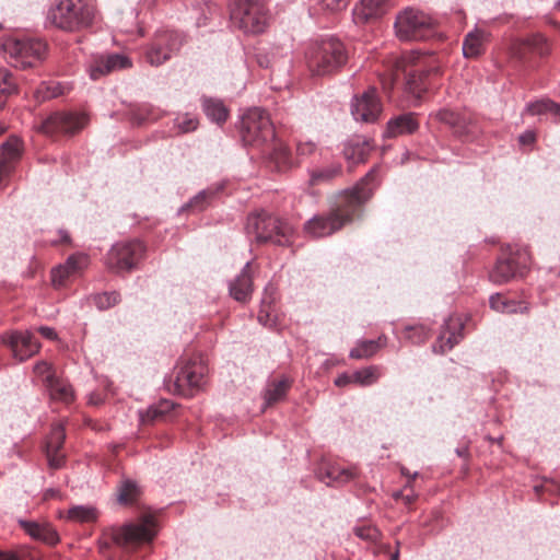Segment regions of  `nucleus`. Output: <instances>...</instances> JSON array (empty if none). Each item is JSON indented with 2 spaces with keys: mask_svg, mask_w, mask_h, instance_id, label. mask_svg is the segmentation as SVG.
<instances>
[{
  "mask_svg": "<svg viewBox=\"0 0 560 560\" xmlns=\"http://www.w3.org/2000/svg\"><path fill=\"white\" fill-rule=\"evenodd\" d=\"M389 10V0H361L352 11L353 21L358 25L381 19Z\"/></svg>",
  "mask_w": 560,
  "mask_h": 560,
  "instance_id": "nucleus-19",
  "label": "nucleus"
},
{
  "mask_svg": "<svg viewBox=\"0 0 560 560\" xmlns=\"http://www.w3.org/2000/svg\"><path fill=\"white\" fill-rule=\"evenodd\" d=\"M130 67L131 60L127 56L121 54H108L95 57L88 70L92 80H98L108 73Z\"/></svg>",
  "mask_w": 560,
  "mask_h": 560,
  "instance_id": "nucleus-18",
  "label": "nucleus"
},
{
  "mask_svg": "<svg viewBox=\"0 0 560 560\" xmlns=\"http://www.w3.org/2000/svg\"><path fill=\"white\" fill-rule=\"evenodd\" d=\"M22 528L34 539L55 545L58 541L56 530L48 524H38L35 522L20 521Z\"/></svg>",
  "mask_w": 560,
  "mask_h": 560,
  "instance_id": "nucleus-28",
  "label": "nucleus"
},
{
  "mask_svg": "<svg viewBox=\"0 0 560 560\" xmlns=\"http://www.w3.org/2000/svg\"><path fill=\"white\" fill-rule=\"evenodd\" d=\"M47 46L40 39L7 38L2 43V50L9 62L15 68L33 67L42 60Z\"/></svg>",
  "mask_w": 560,
  "mask_h": 560,
  "instance_id": "nucleus-9",
  "label": "nucleus"
},
{
  "mask_svg": "<svg viewBox=\"0 0 560 560\" xmlns=\"http://www.w3.org/2000/svg\"><path fill=\"white\" fill-rule=\"evenodd\" d=\"M258 322L269 328L276 326V315L273 314V308L271 306V299L264 296L261 301V306L258 313Z\"/></svg>",
  "mask_w": 560,
  "mask_h": 560,
  "instance_id": "nucleus-42",
  "label": "nucleus"
},
{
  "mask_svg": "<svg viewBox=\"0 0 560 560\" xmlns=\"http://www.w3.org/2000/svg\"><path fill=\"white\" fill-rule=\"evenodd\" d=\"M141 494L139 486L126 479L117 487V500L120 504L128 505L135 503Z\"/></svg>",
  "mask_w": 560,
  "mask_h": 560,
  "instance_id": "nucleus-34",
  "label": "nucleus"
},
{
  "mask_svg": "<svg viewBox=\"0 0 560 560\" xmlns=\"http://www.w3.org/2000/svg\"><path fill=\"white\" fill-rule=\"evenodd\" d=\"M1 342L10 349L12 357L23 362L40 349V343L30 330H9L0 336Z\"/></svg>",
  "mask_w": 560,
  "mask_h": 560,
  "instance_id": "nucleus-15",
  "label": "nucleus"
},
{
  "mask_svg": "<svg viewBox=\"0 0 560 560\" xmlns=\"http://www.w3.org/2000/svg\"><path fill=\"white\" fill-rule=\"evenodd\" d=\"M230 295L237 302H247L253 293L250 264L246 262L240 275L229 283Z\"/></svg>",
  "mask_w": 560,
  "mask_h": 560,
  "instance_id": "nucleus-24",
  "label": "nucleus"
},
{
  "mask_svg": "<svg viewBox=\"0 0 560 560\" xmlns=\"http://www.w3.org/2000/svg\"><path fill=\"white\" fill-rule=\"evenodd\" d=\"M191 387H179V386H176L175 389L178 390L179 394H184L185 393V389H190Z\"/></svg>",
  "mask_w": 560,
  "mask_h": 560,
  "instance_id": "nucleus-63",
  "label": "nucleus"
},
{
  "mask_svg": "<svg viewBox=\"0 0 560 560\" xmlns=\"http://www.w3.org/2000/svg\"><path fill=\"white\" fill-rule=\"evenodd\" d=\"M175 126L180 133L190 132L197 129L198 119L190 114L179 115L175 119Z\"/></svg>",
  "mask_w": 560,
  "mask_h": 560,
  "instance_id": "nucleus-43",
  "label": "nucleus"
},
{
  "mask_svg": "<svg viewBox=\"0 0 560 560\" xmlns=\"http://www.w3.org/2000/svg\"><path fill=\"white\" fill-rule=\"evenodd\" d=\"M489 302L492 310L505 314L523 313L527 311L525 303L510 300L499 293L491 295Z\"/></svg>",
  "mask_w": 560,
  "mask_h": 560,
  "instance_id": "nucleus-30",
  "label": "nucleus"
},
{
  "mask_svg": "<svg viewBox=\"0 0 560 560\" xmlns=\"http://www.w3.org/2000/svg\"><path fill=\"white\" fill-rule=\"evenodd\" d=\"M95 8L86 0H60L47 14L48 21L65 31H78L92 25Z\"/></svg>",
  "mask_w": 560,
  "mask_h": 560,
  "instance_id": "nucleus-4",
  "label": "nucleus"
},
{
  "mask_svg": "<svg viewBox=\"0 0 560 560\" xmlns=\"http://www.w3.org/2000/svg\"><path fill=\"white\" fill-rule=\"evenodd\" d=\"M257 62L261 68H273L277 66L275 54L269 56V54L258 52Z\"/></svg>",
  "mask_w": 560,
  "mask_h": 560,
  "instance_id": "nucleus-56",
  "label": "nucleus"
},
{
  "mask_svg": "<svg viewBox=\"0 0 560 560\" xmlns=\"http://www.w3.org/2000/svg\"><path fill=\"white\" fill-rule=\"evenodd\" d=\"M67 518L79 523H90L97 518V511L92 506L75 505L68 510Z\"/></svg>",
  "mask_w": 560,
  "mask_h": 560,
  "instance_id": "nucleus-39",
  "label": "nucleus"
},
{
  "mask_svg": "<svg viewBox=\"0 0 560 560\" xmlns=\"http://www.w3.org/2000/svg\"><path fill=\"white\" fill-rule=\"evenodd\" d=\"M524 44L532 50L539 55H545L548 51L547 40L542 35H534L527 38Z\"/></svg>",
  "mask_w": 560,
  "mask_h": 560,
  "instance_id": "nucleus-49",
  "label": "nucleus"
},
{
  "mask_svg": "<svg viewBox=\"0 0 560 560\" xmlns=\"http://www.w3.org/2000/svg\"><path fill=\"white\" fill-rule=\"evenodd\" d=\"M348 59L345 45L328 37L311 43L305 51V61L313 75H326L339 70Z\"/></svg>",
  "mask_w": 560,
  "mask_h": 560,
  "instance_id": "nucleus-3",
  "label": "nucleus"
},
{
  "mask_svg": "<svg viewBox=\"0 0 560 560\" xmlns=\"http://www.w3.org/2000/svg\"><path fill=\"white\" fill-rule=\"evenodd\" d=\"M464 326L458 317L451 316L445 320L443 330L441 331L436 342L433 345V351L444 353L451 350L463 338L462 330Z\"/></svg>",
  "mask_w": 560,
  "mask_h": 560,
  "instance_id": "nucleus-21",
  "label": "nucleus"
},
{
  "mask_svg": "<svg viewBox=\"0 0 560 560\" xmlns=\"http://www.w3.org/2000/svg\"><path fill=\"white\" fill-rule=\"evenodd\" d=\"M144 247L140 241L115 244L106 256V265L115 272L131 270L142 257Z\"/></svg>",
  "mask_w": 560,
  "mask_h": 560,
  "instance_id": "nucleus-13",
  "label": "nucleus"
},
{
  "mask_svg": "<svg viewBox=\"0 0 560 560\" xmlns=\"http://www.w3.org/2000/svg\"><path fill=\"white\" fill-rule=\"evenodd\" d=\"M383 104L375 88H369L351 101V115L357 121L372 124L378 120Z\"/></svg>",
  "mask_w": 560,
  "mask_h": 560,
  "instance_id": "nucleus-16",
  "label": "nucleus"
},
{
  "mask_svg": "<svg viewBox=\"0 0 560 560\" xmlns=\"http://www.w3.org/2000/svg\"><path fill=\"white\" fill-rule=\"evenodd\" d=\"M88 117L81 113L56 112L42 121L39 130L49 136L73 135L85 127Z\"/></svg>",
  "mask_w": 560,
  "mask_h": 560,
  "instance_id": "nucleus-14",
  "label": "nucleus"
},
{
  "mask_svg": "<svg viewBox=\"0 0 560 560\" xmlns=\"http://www.w3.org/2000/svg\"><path fill=\"white\" fill-rule=\"evenodd\" d=\"M323 10L338 12L347 8L348 0H318Z\"/></svg>",
  "mask_w": 560,
  "mask_h": 560,
  "instance_id": "nucleus-54",
  "label": "nucleus"
},
{
  "mask_svg": "<svg viewBox=\"0 0 560 560\" xmlns=\"http://www.w3.org/2000/svg\"><path fill=\"white\" fill-rule=\"evenodd\" d=\"M419 127L416 120L415 114L407 113L392 118L387 122L386 137L395 138L401 135H408L415 132Z\"/></svg>",
  "mask_w": 560,
  "mask_h": 560,
  "instance_id": "nucleus-26",
  "label": "nucleus"
},
{
  "mask_svg": "<svg viewBox=\"0 0 560 560\" xmlns=\"http://www.w3.org/2000/svg\"><path fill=\"white\" fill-rule=\"evenodd\" d=\"M119 302L117 292H104L94 296V303L100 310H106Z\"/></svg>",
  "mask_w": 560,
  "mask_h": 560,
  "instance_id": "nucleus-46",
  "label": "nucleus"
},
{
  "mask_svg": "<svg viewBox=\"0 0 560 560\" xmlns=\"http://www.w3.org/2000/svg\"><path fill=\"white\" fill-rule=\"evenodd\" d=\"M65 439L63 425L61 423L54 424L45 445L46 457L51 469H59L65 463V455L59 453L63 446Z\"/></svg>",
  "mask_w": 560,
  "mask_h": 560,
  "instance_id": "nucleus-20",
  "label": "nucleus"
},
{
  "mask_svg": "<svg viewBox=\"0 0 560 560\" xmlns=\"http://www.w3.org/2000/svg\"><path fill=\"white\" fill-rule=\"evenodd\" d=\"M287 388L288 387H273L272 389H267L265 393L266 406H273L283 400L287 397Z\"/></svg>",
  "mask_w": 560,
  "mask_h": 560,
  "instance_id": "nucleus-50",
  "label": "nucleus"
},
{
  "mask_svg": "<svg viewBox=\"0 0 560 560\" xmlns=\"http://www.w3.org/2000/svg\"><path fill=\"white\" fill-rule=\"evenodd\" d=\"M233 26L246 34H260L267 28L269 15L259 0H229Z\"/></svg>",
  "mask_w": 560,
  "mask_h": 560,
  "instance_id": "nucleus-6",
  "label": "nucleus"
},
{
  "mask_svg": "<svg viewBox=\"0 0 560 560\" xmlns=\"http://www.w3.org/2000/svg\"><path fill=\"white\" fill-rule=\"evenodd\" d=\"M202 108L206 116L218 125L223 124L229 116V110L221 100L203 97Z\"/></svg>",
  "mask_w": 560,
  "mask_h": 560,
  "instance_id": "nucleus-29",
  "label": "nucleus"
},
{
  "mask_svg": "<svg viewBox=\"0 0 560 560\" xmlns=\"http://www.w3.org/2000/svg\"><path fill=\"white\" fill-rule=\"evenodd\" d=\"M398 558H399V551H398V550H396V551L392 555L390 560H398Z\"/></svg>",
  "mask_w": 560,
  "mask_h": 560,
  "instance_id": "nucleus-64",
  "label": "nucleus"
},
{
  "mask_svg": "<svg viewBox=\"0 0 560 560\" xmlns=\"http://www.w3.org/2000/svg\"><path fill=\"white\" fill-rule=\"evenodd\" d=\"M34 375L37 382L46 383L47 385H54L56 378V372L51 364L46 361L38 362L34 366Z\"/></svg>",
  "mask_w": 560,
  "mask_h": 560,
  "instance_id": "nucleus-41",
  "label": "nucleus"
},
{
  "mask_svg": "<svg viewBox=\"0 0 560 560\" xmlns=\"http://www.w3.org/2000/svg\"><path fill=\"white\" fill-rule=\"evenodd\" d=\"M526 112L533 116H540L546 113H551L552 115L560 118V105L550 100H539L529 103L526 106Z\"/></svg>",
  "mask_w": 560,
  "mask_h": 560,
  "instance_id": "nucleus-38",
  "label": "nucleus"
},
{
  "mask_svg": "<svg viewBox=\"0 0 560 560\" xmlns=\"http://www.w3.org/2000/svg\"><path fill=\"white\" fill-rule=\"evenodd\" d=\"M0 560H20L15 553L0 551Z\"/></svg>",
  "mask_w": 560,
  "mask_h": 560,
  "instance_id": "nucleus-61",
  "label": "nucleus"
},
{
  "mask_svg": "<svg viewBox=\"0 0 560 560\" xmlns=\"http://www.w3.org/2000/svg\"><path fill=\"white\" fill-rule=\"evenodd\" d=\"M18 92V83L8 69L0 68V110L10 95Z\"/></svg>",
  "mask_w": 560,
  "mask_h": 560,
  "instance_id": "nucleus-36",
  "label": "nucleus"
},
{
  "mask_svg": "<svg viewBox=\"0 0 560 560\" xmlns=\"http://www.w3.org/2000/svg\"><path fill=\"white\" fill-rule=\"evenodd\" d=\"M88 264V257L84 255H72L65 264L51 270V282L55 288H61L66 281Z\"/></svg>",
  "mask_w": 560,
  "mask_h": 560,
  "instance_id": "nucleus-22",
  "label": "nucleus"
},
{
  "mask_svg": "<svg viewBox=\"0 0 560 560\" xmlns=\"http://www.w3.org/2000/svg\"><path fill=\"white\" fill-rule=\"evenodd\" d=\"M213 195V191L210 190V189H205L202 191H200L197 196H195L190 202L188 203V207L190 208H194V209H197V210H202L207 203V201L209 200V198Z\"/></svg>",
  "mask_w": 560,
  "mask_h": 560,
  "instance_id": "nucleus-52",
  "label": "nucleus"
},
{
  "mask_svg": "<svg viewBox=\"0 0 560 560\" xmlns=\"http://www.w3.org/2000/svg\"><path fill=\"white\" fill-rule=\"evenodd\" d=\"M372 150L370 140L365 138H353L343 148V155L349 162L357 164L363 162Z\"/></svg>",
  "mask_w": 560,
  "mask_h": 560,
  "instance_id": "nucleus-27",
  "label": "nucleus"
},
{
  "mask_svg": "<svg viewBox=\"0 0 560 560\" xmlns=\"http://www.w3.org/2000/svg\"><path fill=\"white\" fill-rule=\"evenodd\" d=\"M270 159L275 162L280 171L291 167L296 163L290 149L282 142L273 143Z\"/></svg>",
  "mask_w": 560,
  "mask_h": 560,
  "instance_id": "nucleus-35",
  "label": "nucleus"
},
{
  "mask_svg": "<svg viewBox=\"0 0 560 560\" xmlns=\"http://www.w3.org/2000/svg\"><path fill=\"white\" fill-rule=\"evenodd\" d=\"M40 93H43V98L58 97L65 93V86L59 82H49L45 85V91H40Z\"/></svg>",
  "mask_w": 560,
  "mask_h": 560,
  "instance_id": "nucleus-53",
  "label": "nucleus"
},
{
  "mask_svg": "<svg viewBox=\"0 0 560 560\" xmlns=\"http://www.w3.org/2000/svg\"><path fill=\"white\" fill-rule=\"evenodd\" d=\"M156 534V518L152 514H144L135 523L105 533L98 541V550L104 557L109 558L114 546L135 550L138 547L150 545Z\"/></svg>",
  "mask_w": 560,
  "mask_h": 560,
  "instance_id": "nucleus-2",
  "label": "nucleus"
},
{
  "mask_svg": "<svg viewBox=\"0 0 560 560\" xmlns=\"http://www.w3.org/2000/svg\"><path fill=\"white\" fill-rule=\"evenodd\" d=\"M177 405L174 401L162 399L158 405L151 406L144 415L141 416L143 423H153L163 420L165 416Z\"/></svg>",
  "mask_w": 560,
  "mask_h": 560,
  "instance_id": "nucleus-33",
  "label": "nucleus"
},
{
  "mask_svg": "<svg viewBox=\"0 0 560 560\" xmlns=\"http://www.w3.org/2000/svg\"><path fill=\"white\" fill-rule=\"evenodd\" d=\"M435 117L441 122H444L455 129L456 132H468L467 118L459 113L451 109H441L435 114Z\"/></svg>",
  "mask_w": 560,
  "mask_h": 560,
  "instance_id": "nucleus-31",
  "label": "nucleus"
},
{
  "mask_svg": "<svg viewBox=\"0 0 560 560\" xmlns=\"http://www.w3.org/2000/svg\"><path fill=\"white\" fill-rule=\"evenodd\" d=\"M38 332L46 339L48 340H56L58 335L56 332V330L51 327H48V326H40L38 327Z\"/></svg>",
  "mask_w": 560,
  "mask_h": 560,
  "instance_id": "nucleus-57",
  "label": "nucleus"
},
{
  "mask_svg": "<svg viewBox=\"0 0 560 560\" xmlns=\"http://www.w3.org/2000/svg\"><path fill=\"white\" fill-rule=\"evenodd\" d=\"M397 68L405 73L407 92L420 100L428 89V71L424 70V63L421 61V54L418 51L405 54L397 62Z\"/></svg>",
  "mask_w": 560,
  "mask_h": 560,
  "instance_id": "nucleus-11",
  "label": "nucleus"
},
{
  "mask_svg": "<svg viewBox=\"0 0 560 560\" xmlns=\"http://www.w3.org/2000/svg\"><path fill=\"white\" fill-rule=\"evenodd\" d=\"M246 231L258 243H272L279 246L290 245L293 235V229L289 223L265 212L249 215Z\"/></svg>",
  "mask_w": 560,
  "mask_h": 560,
  "instance_id": "nucleus-5",
  "label": "nucleus"
},
{
  "mask_svg": "<svg viewBox=\"0 0 560 560\" xmlns=\"http://www.w3.org/2000/svg\"><path fill=\"white\" fill-rule=\"evenodd\" d=\"M49 397L63 404H70L74 399L72 387H49Z\"/></svg>",
  "mask_w": 560,
  "mask_h": 560,
  "instance_id": "nucleus-45",
  "label": "nucleus"
},
{
  "mask_svg": "<svg viewBox=\"0 0 560 560\" xmlns=\"http://www.w3.org/2000/svg\"><path fill=\"white\" fill-rule=\"evenodd\" d=\"M406 332V337L415 343L423 342L430 336V329L422 324L407 327Z\"/></svg>",
  "mask_w": 560,
  "mask_h": 560,
  "instance_id": "nucleus-44",
  "label": "nucleus"
},
{
  "mask_svg": "<svg viewBox=\"0 0 560 560\" xmlns=\"http://www.w3.org/2000/svg\"><path fill=\"white\" fill-rule=\"evenodd\" d=\"M433 27V19L415 8L399 12L395 22L396 35L401 40L424 39L431 35Z\"/></svg>",
  "mask_w": 560,
  "mask_h": 560,
  "instance_id": "nucleus-8",
  "label": "nucleus"
},
{
  "mask_svg": "<svg viewBox=\"0 0 560 560\" xmlns=\"http://www.w3.org/2000/svg\"><path fill=\"white\" fill-rule=\"evenodd\" d=\"M60 497V493L58 490L55 489H48L44 492L43 500L47 501L50 499H57Z\"/></svg>",
  "mask_w": 560,
  "mask_h": 560,
  "instance_id": "nucleus-59",
  "label": "nucleus"
},
{
  "mask_svg": "<svg viewBox=\"0 0 560 560\" xmlns=\"http://www.w3.org/2000/svg\"><path fill=\"white\" fill-rule=\"evenodd\" d=\"M11 166H8L5 163H0V183L9 174Z\"/></svg>",
  "mask_w": 560,
  "mask_h": 560,
  "instance_id": "nucleus-60",
  "label": "nucleus"
},
{
  "mask_svg": "<svg viewBox=\"0 0 560 560\" xmlns=\"http://www.w3.org/2000/svg\"><path fill=\"white\" fill-rule=\"evenodd\" d=\"M177 370L174 385H200L202 378L208 373L207 364L201 355L183 359Z\"/></svg>",
  "mask_w": 560,
  "mask_h": 560,
  "instance_id": "nucleus-17",
  "label": "nucleus"
},
{
  "mask_svg": "<svg viewBox=\"0 0 560 560\" xmlns=\"http://www.w3.org/2000/svg\"><path fill=\"white\" fill-rule=\"evenodd\" d=\"M184 43V35L177 31H159L145 50V60L159 67L175 56Z\"/></svg>",
  "mask_w": 560,
  "mask_h": 560,
  "instance_id": "nucleus-10",
  "label": "nucleus"
},
{
  "mask_svg": "<svg viewBox=\"0 0 560 560\" xmlns=\"http://www.w3.org/2000/svg\"><path fill=\"white\" fill-rule=\"evenodd\" d=\"M1 150L2 160L0 163H5L10 166V163L21 155L22 143L19 138L13 137L1 145Z\"/></svg>",
  "mask_w": 560,
  "mask_h": 560,
  "instance_id": "nucleus-40",
  "label": "nucleus"
},
{
  "mask_svg": "<svg viewBox=\"0 0 560 560\" xmlns=\"http://www.w3.org/2000/svg\"><path fill=\"white\" fill-rule=\"evenodd\" d=\"M381 374L382 372L380 368L366 366L358 371H350L340 374L335 380L334 385H371L380 381Z\"/></svg>",
  "mask_w": 560,
  "mask_h": 560,
  "instance_id": "nucleus-23",
  "label": "nucleus"
},
{
  "mask_svg": "<svg viewBox=\"0 0 560 560\" xmlns=\"http://www.w3.org/2000/svg\"><path fill=\"white\" fill-rule=\"evenodd\" d=\"M483 50V33L474 31L466 35L463 43V55L466 58H476Z\"/></svg>",
  "mask_w": 560,
  "mask_h": 560,
  "instance_id": "nucleus-32",
  "label": "nucleus"
},
{
  "mask_svg": "<svg viewBox=\"0 0 560 560\" xmlns=\"http://www.w3.org/2000/svg\"><path fill=\"white\" fill-rule=\"evenodd\" d=\"M383 346V339L377 340H362L359 341L357 347L350 350L349 357L351 359L370 358Z\"/></svg>",
  "mask_w": 560,
  "mask_h": 560,
  "instance_id": "nucleus-37",
  "label": "nucleus"
},
{
  "mask_svg": "<svg viewBox=\"0 0 560 560\" xmlns=\"http://www.w3.org/2000/svg\"><path fill=\"white\" fill-rule=\"evenodd\" d=\"M316 151V144L313 141L300 140L296 143V163L312 155Z\"/></svg>",
  "mask_w": 560,
  "mask_h": 560,
  "instance_id": "nucleus-51",
  "label": "nucleus"
},
{
  "mask_svg": "<svg viewBox=\"0 0 560 560\" xmlns=\"http://www.w3.org/2000/svg\"><path fill=\"white\" fill-rule=\"evenodd\" d=\"M353 530L358 537L371 542L376 541L380 537V530L370 524L359 525Z\"/></svg>",
  "mask_w": 560,
  "mask_h": 560,
  "instance_id": "nucleus-47",
  "label": "nucleus"
},
{
  "mask_svg": "<svg viewBox=\"0 0 560 560\" xmlns=\"http://www.w3.org/2000/svg\"><path fill=\"white\" fill-rule=\"evenodd\" d=\"M416 497L412 494H406L404 495V500L407 504H411L415 501Z\"/></svg>",
  "mask_w": 560,
  "mask_h": 560,
  "instance_id": "nucleus-62",
  "label": "nucleus"
},
{
  "mask_svg": "<svg viewBox=\"0 0 560 560\" xmlns=\"http://www.w3.org/2000/svg\"><path fill=\"white\" fill-rule=\"evenodd\" d=\"M530 266V256L526 248H518L508 258L498 259L489 277L493 283H506L513 278L522 277Z\"/></svg>",
  "mask_w": 560,
  "mask_h": 560,
  "instance_id": "nucleus-12",
  "label": "nucleus"
},
{
  "mask_svg": "<svg viewBox=\"0 0 560 560\" xmlns=\"http://www.w3.org/2000/svg\"><path fill=\"white\" fill-rule=\"evenodd\" d=\"M340 172H341L340 165H334L326 170L314 172L311 175V183L317 184L319 182L329 180V179L334 178L335 176H337Z\"/></svg>",
  "mask_w": 560,
  "mask_h": 560,
  "instance_id": "nucleus-48",
  "label": "nucleus"
},
{
  "mask_svg": "<svg viewBox=\"0 0 560 560\" xmlns=\"http://www.w3.org/2000/svg\"><path fill=\"white\" fill-rule=\"evenodd\" d=\"M355 468H341L338 465L326 464L318 471V479L327 486H340L354 479Z\"/></svg>",
  "mask_w": 560,
  "mask_h": 560,
  "instance_id": "nucleus-25",
  "label": "nucleus"
},
{
  "mask_svg": "<svg viewBox=\"0 0 560 560\" xmlns=\"http://www.w3.org/2000/svg\"><path fill=\"white\" fill-rule=\"evenodd\" d=\"M242 140L246 145L260 147L275 140V128L262 108H252L242 118Z\"/></svg>",
  "mask_w": 560,
  "mask_h": 560,
  "instance_id": "nucleus-7",
  "label": "nucleus"
},
{
  "mask_svg": "<svg viewBox=\"0 0 560 560\" xmlns=\"http://www.w3.org/2000/svg\"><path fill=\"white\" fill-rule=\"evenodd\" d=\"M374 178L375 171L372 170L359 185L340 196L337 209L329 213L314 215L306 221L304 232L314 238L325 237L351 222L359 214L363 203L371 198L373 187L370 186V183Z\"/></svg>",
  "mask_w": 560,
  "mask_h": 560,
  "instance_id": "nucleus-1",
  "label": "nucleus"
},
{
  "mask_svg": "<svg viewBox=\"0 0 560 560\" xmlns=\"http://www.w3.org/2000/svg\"><path fill=\"white\" fill-rule=\"evenodd\" d=\"M535 140H536V135H535V132H533L530 130L525 131L524 133H522L518 137V141L523 145H530L535 142Z\"/></svg>",
  "mask_w": 560,
  "mask_h": 560,
  "instance_id": "nucleus-58",
  "label": "nucleus"
},
{
  "mask_svg": "<svg viewBox=\"0 0 560 560\" xmlns=\"http://www.w3.org/2000/svg\"><path fill=\"white\" fill-rule=\"evenodd\" d=\"M534 489L538 495L545 491L557 493L560 491V485L552 480H545L541 485L535 486Z\"/></svg>",
  "mask_w": 560,
  "mask_h": 560,
  "instance_id": "nucleus-55",
  "label": "nucleus"
}]
</instances>
